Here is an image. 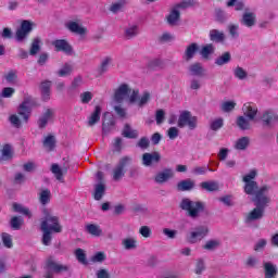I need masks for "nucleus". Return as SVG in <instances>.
Listing matches in <instances>:
<instances>
[{
    "label": "nucleus",
    "instance_id": "obj_64",
    "mask_svg": "<svg viewBox=\"0 0 278 278\" xmlns=\"http://www.w3.org/2000/svg\"><path fill=\"white\" fill-rule=\"evenodd\" d=\"M164 66V62L161 59H153L149 63L150 68H162Z\"/></svg>",
    "mask_w": 278,
    "mask_h": 278
},
{
    "label": "nucleus",
    "instance_id": "obj_10",
    "mask_svg": "<svg viewBox=\"0 0 278 278\" xmlns=\"http://www.w3.org/2000/svg\"><path fill=\"white\" fill-rule=\"evenodd\" d=\"M33 27L34 23L24 20L15 35L17 42H23L27 38V36H29V33L31 31Z\"/></svg>",
    "mask_w": 278,
    "mask_h": 278
},
{
    "label": "nucleus",
    "instance_id": "obj_17",
    "mask_svg": "<svg viewBox=\"0 0 278 278\" xmlns=\"http://www.w3.org/2000/svg\"><path fill=\"white\" fill-rule=\"evenodd\" d=\"M261 118L264 125L267 127H273V125H275V123L278 121V115L273 111H265Z\"/></svg>",
    "mask_w": 278,
    "mask_h": 278
},
{
    "label": "nucleus",
    "instance_id": "obj_13",
    "mask_svg": "<svg viewBox=\"0 0 278 278\" xmlns=\"http://www.w3.org/2000/svg\"><path fill=\"white\" fill-rule=\"evenodd\" d=\"M174 176H175V172H173L172 168H165L155 175L154 181L156 184H166V181H168L169 179H173Z\"/></svg>",
    "mask_w": 278,
    "mask_h": 278
},
{
    "label": "nucleus",
    "instance_id": "obj_8",
    "mask_svg": "<svg viewBox=\"0 0 278 278\" xmlns=\"http://www.w3.org/2000/svg\"><path fill=\"white\" fill-rule=\"evenodd\" d=\"M208 233L210 228L207 226H198L188 233L187 240L190 244H197V242H201Z\"/></svg>",
    "mask_w": 278,
    "mask_h": 278
},
{
    "label": "nucleus",
    "instance_id": "obj_5",
    "mask_svg": "<svg viewBox=\"0 0 278 278\" xmlns=\"http://www.w3.org/2000/svg\"><path fill=\"white\" fill-rule=\"evenodd\" d=\"M131 164V157L124 156L119 160L118 164H116L112 169V179L113 181H121L123 177H125V173H127V166Z\"/></svg>",
    "mask_w": 278,
    "mask_h": 278
},
{
    "label": "nucleus",
    "instance_id": "obj_57",
    "mask_svg": "<svg viewBox=\"0 0 278 278\" xmlns=\"http://www.w3.org/2000/svg\"><path fill=\"white\" fill-rule=\"evenodd\" d=\"M40 51V38H35L30 47V55H36Z\"/></svg>",
    "mask_w": 278,
    "mask_h": 278
},
{
    "label": "nucleus",
    "instance_id": "obj_12",
    "mask_svg": "<svg viewBox=\"0 0 278 278\" xmlns=\"http://www.w3.org/2000/svg\"><path fill=\"white\" fill-rule=\"evenodd\" d=\"M46 266L48 270H51L52 273H65L68 270V266L59 264L52 256L47 258Z\"/></svg>",
    "mask_w": 278,
    "mask_h": 278
},
{
    "label": "nucleus",
    "instance_id": "obj_55",
    "mask_svg": "<svg viewBox=\"0 0 278 278\" xmlns=\"http://www.w3.org/2000/svg\"><path fill=\"white\" fill-rule=\"evenodd\" d=\"M239 29H240V26L238 24L228 25V31L231 38H238V36H240Z\"/></svg>",
    "mask_w": 278,
    "mask_h": 278
},
{
    "label": "nucleus",
    "instance_id": "obj_16",
    "mask_svg": "<svg viewBox=\"0 0 278 278\" xmlns=\"http://www.w3.org/2000/svg\"><path fill=\"white\" fill-rule=\"evenodd\" d=\"M53 118H55V110L47 109L42 116L39 118V127H47V124L53 122Z\"/></svg>",
    "mask_w": 278,
    "mask_h": 278
},
{
    "label": "nucleus",
    "instance_id": "obj_53",
    "mask_svg": "<svg viewBox=\"0 0 278 278\" xmlns=\"http://www.w3.org/2000/svg\"><path fill=\"white\" fill-rule=\"evenodd\" d=\"M2 238V242L4 244V247H7V249H12L13 243H12V235L8 233V232H3L1 235Z\"/></svg>",
    "mask_w": 278,
    "mask_h": 278
},
{
    "label": "nucleus",
    "instance_id": "obj_32",
    "mask_svg": "<svg viewBox=\"0 0 278 278\" xmlns=\"http://www.w3.org/2000/svg\"><path fill=\"white\" fill-rule=\"evenodd\" d=\"M232 73L236 79H239L240 81H244V79L249 77V72H247V70L240 66L235 67Z\"/></svg>",
    "mask_w": 278,
    "mask_h": 278
},
{
    "label": "nucleus",
    "instance_id": "obj_23",
    "mask_svg": "<svg viewBox=\"0 0 278 278\" xmlns=\"http://www.w3.org/2000/svg\"><path fill=\"white\" fill-rule=\"evenodd\" d=\"M112 62H114V59H112V56L103 58L100 63V66L98 67L99 75L108 73L110 71V67L112 66Z\"/></svg>",
    "mask_w": 278,
    "mask_h": 278
},
{
    "label": "nucleus",
    "instance_id": "obj_56",
    "mask_svg": "<svg viewBox=\"0 0 278 278\" xmlns=\"http://www.w3.org/2000/svg\"><path fill=\"white\" fill-rule=\"evenodd\" d=\"M80 86H84V77L76 76L71 85V90H77V88H80Z\"/></svg>",
    "mask_w": 278,
    "mask_h": 278
},
{
    "label": "nucleus",
    "instance_id": "obj_28",
    "mask_svg": "<svg viewBox=\"0 0 278 278\" xmlns=\"http://www.w3.org/2000/svg\"><path fill=\"white\" fill-rule=\"evenodd\" d=\"M251 143V139L249 137H241L239 138L235 143V149L237 151H245V149L249 148V144Z\"/></svg>",
    "mask_w": 278,
    "mask_h": 278
},
{
    "label": "nucleus",
    "instance_id": "obj_7",
    "mask_svg": "<svg viewBox=\"0 0 278 278\" xmlns=\"http://www.w3.org/2000/svg\"><path fill=\"white\" fill-rule=\"evenodd\" d=\"M197 116H192V113L190 111H182L178 117V127L180 129H184V127H188V129L194 130L197 129L198 124Z\"/></svg>",
    "mask_w": 278,
    "mask_h": 278
},
{
    "label": "nucleus",
    "instance_id": "obj_25",
    "mask_svg": "<svg viewBox=\"0 0 278 278\" xmlns=\"http://www.w3.org/2000/svg\"><path fill=\"white\" fill-rule=\"evenodd\" d=\"M251 121L253 119H249L245 115L239 116L237 118V127L242 129V131H249L251 129Z\"/></svg>",
    "mask_w": 278,
    "mask_h": 278
},
{
    "label": "nucleus",
    "instance_id": "obj_41",
    "mask_svg": "<svg viewBox=\"0 0 278 278\" xmlns=\"http://www.w3.org/2000/svg\"><path fill=\"white\" fill-rule=\"evenodd\" d=\"M219 247H220V240L211 239V240L206 241L203 249H205L206 251H216V249H218Z\"/></svg>",
    "mask_w": 278,
    "mask_h": 278
},
{
    "label": "nucleus",
    "instance_id": "obj_21",
    "mask_svg": "<svg viewBox=\"0 0 278 278\" xmlns=\"http://www.w3.org/2000/svg\"><path fill=\"white\" fill-rule=\"evenodd\" d=\"M140 34V27L137 24H130L124 29V36L127 40L136 38Z\"/></svg>",
    "mask_w": 278,
    "mask_h": 278
},
{
    "label": "nucleus",
    "instance_id": "obj_50",
    "mask_svg": "<svg viewBox=\"0 0 278 278\" xmlns=\"http://www.w3.org/2000/svg\"><path fill=\"white\" fill-rule=\"evenodd\" d=\"M228 8L235 7L237 12L244 10V2L240 0H229L227 3Z\"/></svg>",
    "mask_w": 278,
    "mask_h": 278
},
{
    "label": "nucleus",
    "instance_id": "obj_33",
    "mask_svg": "<svg viewBox=\"0 0 278 278\" xmlns=\"http://www.w3.org/2000/svg\"><path fill=\"white\" fill-rule=\"evenodd\" d=\"M127 5V1L125 0H119L117 2H114L110 7V12L113 14H118V12H123V9Z\"/></svg>",
    "mask_w": 278,
    "mask_h": 278
},
{
    "label": "nucleus",
    "instance_id": "obj_30",
    "mask_svg": "<svg viewBox=\"0 0 278 278\" xmlns=\"http://www.w3.org/2000/svg\"><path fill=\"white\" fill-rule=\"evenodd\" d=\"M103 194H105V184L99 182L94 186L93 198L96 201H101V199H103Z\"/></svg>",
    "mask_w": 278,
    "mask_h": 278
},
{
    "label": "nucleus",
    "instance_id": "obj_52",
    "mask_svg": "<svg viewBox=\"0 0 278 278\" xmlns=\"http://www.w3.org/2000/svg\"><path fill=\"white\" fill-rule=\"evenodd\" d=\"M105 252H97L91 256V262H93L94 264H101L102 262H105Z\"/></svg>",
    "mask_w": 278,
    "mask_h": 278
},
{
    "label": "nucleus",
    "instance_id": "obj_47",
    "mask_svg": "<svg viewBox=\"0 0 278 278\" xmlns=\"http://www.w3.org/2000/svg\"><path fill=\"white\" fill-rule=\"evenodd\" d=\"M73 73V65L66 63L61 70H59V77H68Z\"/></svg>",
    "mask_w": 278,
    "mask_h": 278
},
{
    "label": "nucleus",
    "instance_id": "obj_34",
    "mask_svg": "<svg viewBox=\"0 0 278 278\" xmlns=\"http://www.w3.org/2000/svg\"><path fill=\"white\" fill-rule=\"evenodd\" d=\"M177 188L181 192H186V190H192V188H194V181L191 179L181 180L178 182Z\"/></svg>",
    "mask_w": 278,
    "mask_h": 278
},
{
    "label": "nucleus",
    "instance_id": "obj_19",
    "mask_svg": "<svg viewBox=\"0 0 278 278\" xmlns=\"http://www.w3.org/2000/svg\"><path fill=\"white\" fill-rule=\"evenodd\" d=\"M255 23H257V17L254 12H245L241 18V25L245 27H254Z\"/></svg>",
    "mask_w": 278,
    "mask_h": 278
},
{
    "label": "nucleus",
    "instance_id": "obj_35",
    "mask_svg": "<svg viewBox=\"0 0 278 278\" xmlns=\"http://www.w3.org/2000/svg\"><path fill=\"white\" fill-rule=\"evenodd\" d=\"M149 101H151V93H149V91H144L141 97L138 96L135 103H137L139 108H144Z\"/></svg>",
    "mask_w": 278,
    "mask_h": 278
},
{
    "label": "nucleus",
    "instance_id": "obj_36",
    "mask_svg": "<svg viewBox=\"0 0 278 278\" xmlns=\"http://www.w3.org/2000/svg\"><path fill=\"white\" fill-rule=\"evenodd\" d=\"M200 186L202 190H206L207 192H216L218 190V182L216 181H204Z\"/></svg>",
    "mask_w": 278,
    "mask_h": 278
},
{
    "label": "nucleus",
    "instance_id": "obj_18",
    "mask_svg": "<svg viewBox=\"0 0 278 278\" xmlns=\"http://www.w3.org/2000/svg\"><path fill=\"white\" fill-rule=\"evenodd\" d=\"M66 29L72 31L73 34H77L78 36H84L86 34V28L81 27L79 23L74 22V21H68L65 23Z\"/></svg>",
    "mask_w": 278,
    "mask_h": 278
},
{
    "label": "nucleus",
    "instance_id": "obj_58",
    "mask_svg": "<svg viewBox=\"0 0 278 278\" xmlns=\"http://www.w3.org/2000/svg\"><path fill=\"white\" fill-rule=\"evenodd\" d=\"M236 108L235 101H226L222 103V110L223 112H231Z\"/></svg>",
    "mask_w": 278,
    "mask_h": 278
},
{
    "label": "nucleus",
    "instance_id": "obj_59",
    "mask_svg": "<svg viewBox=\"0 0 278 278\" xmlns=\"http://www.w3.org/2000/svg\"><path fill=\"white\" fill-rule=\"evenodd\" d=\"M92 97H94L93 94H92V92H90V91H85V92H83V93H80V101H81V103H89V102H91L92 101Z\"/></svg>",
    "mask_w": 278,
    "mask_h": 278
},
{
    "label": "nucleus",
    "instance_id": "obj_6",
    "mask_svg": "<svg viewBox=\"0 0 278 278\" xmlns=\"http://www.w3.org/2000/svg\"><path fill=\"white\" fill-rule=\"evenodd\" d=\"M189 7H190L189 1H182L175 4L169 11V14L166 16L168 25H172V26L178 25L179 18L181 16V10H186V8H189Z\"/></svg>",
    "mask_w": 278,
    "mask_h": 278
},
{
    "label": "nucleus",
    "instance_id": "obj_62",
    "mask_svg": "<svg viewBox=\"0 0 278 278\" xmlns=\"http://www.w3.org/2000/svg\"><path fill=\"white\" fill-rule=\"evenodd\" d=\"M139 233L142 238H151V228L149 226H141L139 228Z\"/></svg>",
    "mask_w": 278,
    "mask_h": 278
},
{
    "label": "nucleus",
    "instance_id": "obj_60",
    "mask_svg": "<svg viewBox=\"0 0 278 278\" xmlns=\"http://www.w3.org/2000/svg\"><path fill=\"white\" fill-rule=\"evenodd\" d=\"M164 118H166V113L164 110H157L155 114L156 125H162V123H164Z\"/></svg>",
    "mask_w": 278,
    "mask_h": 278
},
{
    "label": "nucleus",
    "instance_id": "obj_54",
    "mask_svg": "<svg viewBox=\"0 0 278 278\" xmlns=\"http://www.w3.org/2000/svg\"><path fill=\"white\" fill-rule=\"evenodd\" d=\"M10 225L12 229H15L17 231L18 229H21V226L23 225V218L14 216L11 218Z\"/></svg>",
    "mask_w": 278,
    "mask_h": 278
},
{
    "label": "nucleus",
    "instance_id": "obj_15",
    "mask_svg": "<svg viewBox=\"0 0 278 278\" xmlns=\"http://www.w3.org/2000/svg\"><path fill=\"white\" fill-rule=\"evenodd\" d=\"M122 247L125 251H136L138 249V238L129 236L122 239Z\"/></svg>",
    "mask_w": 278,
    "mask_h": 278
},
{
    "label": "nucleus",
    "instance_id": "obj_45",
    "mask_svg": "<svg viewBox=\"0 0 278 278\" xmlns=\"http://www.w3.org/2000/svg\"><path fill=\"white\" fill-rule=\"evenodd\" d=\"M43 147L47 151H53V149H55V137H46V139L43 140Z\"/></svg>",
    "mask_w": 278,
    "mask_h": 278
},
{
    "label": "nucleus",
    "instance_id": "obj_44",
    "mask_svg": "<svg viewBox=\"0 0 278 278\" xmlns=\"http://www.w3.org/2000/svg\"><path fill=\"white\" fill-rule=\"evenodd\" d=\"M212 53H214V46L212 43L203 46L200 51V55H202V58H204L205 60H207L210 55H212Z\"/></svg>",
    "mask_w": 278,
    "mask_h": 278
},
{
    "label": "nucleus",
    "instance_id": "obj_49",
    "mask_svg": "<svg viewBox=\"0 0 278 278\" xmlns=\"http://www.w3.org/2000/svg\"><path fill=\"white\" fill-rule=\"evenodd\" d=\"M1 160H12V147L10 144H5L2 149Z\"/></svg>",
    "mask_w": 278,
    "mask_h": 278
},
{
    "label": "nucleus",
    "instance_id": "obj_61",
    "mask_svg": "<svg viewBox=\"0 0 278 278\" xmlns=\"http://www.w3.org/2000/svg\"><path fill=\"white\" fill-rule=\"evenodd\" d=\"M167 136H168L169 140H175V139L178 138V136H179V128H177V127H170V128L167 130Z\"/></svg>",
    "mask_w": 278,
    "mask_h": 278
},
{
    "label": "nucleus",
    "instance_id": "obj_37",
    "mask_svg": "<svg viewBox=\"0 0 278 278\" xmlns=\"http://www.w3.org/2000/svg\"><path fill=\"white\" fill-rule=\"evenodd\" d=\"M13 210L17 214H23L24 216H28V218H31V211H29L26 206H23V204L14 203Z\"/></svg>",
    "mask_w": 278,
    "mask_h": 278
},
{
    "label": "nucleus",
    "instance_id": "obj_4",
    "mask_svg": "<svg viewBox=\"0 0 278 278\" xmlns=\"http://www.w3.org/2000/svg\"><path fill=\"white\" fill-rule=\"evenodd\" d=\"M180 207L185 210V212H188L191 218H199L203 210H205V204H203V202L184 199L180 203Z\"/></svg>",
    "mask_w": 278,
    "mask_h": 278
},
{
    "label": "nucleus",
    "instance_id": "obj_27",
    "mask_svg": "<svg viewBox=\"0 0 278 278\" xmlns=\"http://www.w3.org/2000/svg\"><path fill=\"white\" fill-rule=\"evenodd\" d=\"M85 230L90 236H94V238H99V236H101V233H103V230H101V227L96 224H87L85 226Z\"/></svg>",
    "mask_w": 278,
    "mask_h": 278
},
{
    "label": "nucleus",
    "instance_id": "obj_11",
    "mask_svg": "<svg viewBox=\"0 0 278 278\" xmlns=\"http://www.w3.org/2000/svg\"><path fill=\"white\" fill-rule=\"evenodd\" d=\"M243 116L249 118V121H253L254 123L257 121V105L252 102H247L242 108Z\"/></svg>",
    "mask_w": 278,
    "mask_h": 278
},
{
    "label": "nucleus",
    "instance_id": "obj_31",
    "mask_svg": "<svg viewBox=\"0 0 278 278\" xmlns=\"http://www.w3.org/2000/svg\"><path fill=\"white\" fill-rule=\"evenodd\" d=\"M199 51V45L197 43H191L187 47L185 51V60L190 61L192 58H194V53Z\"/></svg>",
    "mask_w": 278,
    "mask_h": 278
},
{
    "label": "nucleus",
    "instance_id": "obj_24",
    "mask_svg": "<svg viewBox=\"0 0 278 278\" xmlns=\"http://www.w3.org/2000/svg\"><path fill=\"white\" fill-rule=\"evenodd\" d=\"M40 90L43 101H49V99H51V81H42L40 85Z\"/></svg>",
    "mask_w": 278,
    "mask_h": 278
},
{
    "label": "nucleus",
    "instance_id": "obj_14",
    "mask_svg": "<svg viewBox=\"0 0 278 278\" xmlns=\"http://www.w3.org/2000/svg\"><path fill=\"white\" fill-rule=\"evenodd\" d=\"M52 45L54 46L55 51H62L67 55H71V53H73V47H71V43H68V41H66L65 39H56L52 41Z\"/></svg>",
    "mask_w": 278,
    "mask_h": 278
},
{
    "label": "nucleus",
    "instance_id": "obj_9",
    "mask_svg": "<svg viewBox=\"0 0 278 278\" xmlns=\"http://www.w3.org/2000/svg\"><path fill=\"white\" fill-rule=\"evenodd\" d=\"M34 108V99L30 97H27L24 99L22 104L18 108V114L20 116H23V119L25 123L29 121V115L31 114V109Z\"/></svg>",
    "mask_w": 278,
    "mask_h": 278
},
{
    "label": "nucleus",
    "instance_id": "obj_63",
    "mask_svg": "<svg viewBox=\"0 0 278 278\" xmlns=\"http://www.w3.org/2000/svg\"><path fill=\"white\" fill-rule=\"evenodd\" d=\"M15 90L11 87H5L2 89V92L0 93L3 99H10L12 94H14Z\"/></svg>",
    "mask_w": 278,
    "mask_h": 278
},
{
    "label": "nucleus",
    "instance_id": "obj_39",
    "mask_svg": "<svg viewBox=\"0 0 278 278\" xmlns=\"http://www.w3.org/2000/svg\"><path fill=\"white\" fill-rule=\"evenodd\" d=\"M51 170H52L53 175L56 177L58 181L64 182V178L62 177V175H64V173H66V169L63 170L60 167V165L53 164L51 166Z\"/></svg>",
    "mask_w": 278,
    "mask_h": 278
},
{
    "label": "nucleus",
    "instance_id": "obj_43",
    "mask_svg": "<svg viewBox=\"0 0 278 278\" xmlns=\"http://www.w3.org/2000/svg\"><path fill=\"white\" fill-rule=\"evenodd\" d=\"M39 201L41 205H47L49 201H51V191L49 189H45L39 193Z\"/></svg>",
    "mask_w": 278,
    "mask_h": 278
},
{
    "label": "nucleus",
    "instance_id": "obj_38",
    "mask_svg": "<svg viewBox=\"0 0 278 278\" xmlns=\"http://www.w3.org/2000/svg\"><path fill=\"white\" fill-rule=\"evenodd\" d=\"M210 38L213 42H223V40H225V34L223 31L213 29L210 31Z\"/></svg>",
    "mask_w": 278,
    "mask_h": 278
},
{
    "label": "nucleus",
    "instance_id": "obj_1",
    "mask_svg": "<svg viewBox=\"0 0 278 278\" xmlns=\"http://www.w3.org/2000/svg\"><path fill=\"white\" fill-rule=\"evenodd\" d=\"M255 177H257V169H251L242 177V181L244 184L243 190L245 194L253 197L252 201L255 205V208L245 214L244 222L247 225L262 220L264 218L266 207H268V204L270 203V197L268 195V192H270V186L264 185L258 187L257 181H255Z\"/></svg>",
    "mask_w": 278,
    "mask_h": 278
},
{
    "label": "nucleus",
    "instance_id": "obj_20",
    "mask_svg": "<svg viewBox=\"0 0 278 278\" xmlns=\"http://www.w3.org/2000/svg\"><path fill=\"white\" fill-rule=\"evenodd\" d=\"M161 155L157 152L144 153L142 156L143 166H151V164L160 162Z\"/></svg>",
    "mask_w": 278,
    "mask_h": 278
},
{
    "label": "nucleus",
    "instance_id": "obj_51",
    "mask_svg": "<svg viewBox=\"0 0 278 278\" xmlns=\"http://www.w3.org/2000/svg\"><path fill=\"white\" fill-rule=\"evenodd\" d=\"M207 170H211V173H214V169H211L210 166H207V165L194 167L191 170V173L193 175H205V173H207Z\"/></svg>",
    "mask_w": 278,
    "mask_h": 278
},
{
    "label": "nucleus",
    "instance_id": "obj_46",
    "mask_svg": "<svg viewBox=\"0 0 278 278\" xmlns=\"http://www.w3.org/2000/svg\"><path fill=\"white\" fill-rule=\"evenodd\" d=\"M225 125V119L223 117L215 118L211 122L210 127L212 131H218Z\"/></svg>",
    "mask_w": 278,
    "mask_h": 278
},
{
    "label": "nucleus",
    "instance_id": "obj_26",
    "mask_svg": "<svg viewBox=\"0 0 278 278\" xmlns=\"http://www.w3.org/2000/svg\"><path fill=\"white\" fill-rule=\"evenodd\" d=\"M101 121V106L97 105L92 114L89 116L88 126L93 127Z\"/></svg>",
    "mask_w": 278,
    "mask_h": 278
},
{
    "label": "nucleus",
    "instance_id": "obj_29",
    "mask_svg": "<svg viewBox=\"0 0 278 278\" xmlns=\"http://www.w3.org/2000/svg\"><path fill=\"white\" fill-rule=\"evenodd\" d=\"M189 72L191 75H193V77H203V73H205L201 63L191 64L189 66Z\"/></svg>",
    "mask_w": 278,
    "mask_h": 278
},
{
    "label": "nucleus",
    "instance_id": "obj_48",
    "mask_svg": "<svg viewBox=\"0 0 278 278\" xmlns=\"http://www.w3.org/2000/svg\"><path fill=\"white\" fill-rule=\"evenodd\" d=\"M137 136H138V130H134L129 125H125L123 130L124 138H136Z\"/></svg>",
    "mask_w": 278,
    "mask_h": 278
},
{
    "label": "nucleus",
    "instance_id": "obj_2",
    "mask_svg": "<svg viewBox=\"0 0 278 278\" xmlns=\"http://www.w3.org/2000/svg\"><path fill=\"white\" fill-rule=\"evenodd\" d=\"M40 229L42 231V244L49 247L51 244V233H62V225L60 217L53 214L52 210L45 208L40 219Z\"/></svg>",
    "mask_w": 278,
    "mask_h": 278
},
{
    "label": "nucleus",
    "instance_id": "obj_3",
    "mask_svg": "<svg viewBox=\"0 0 278 278\" xmlns=\"http://www.w3.org/2000/svg\"><path fill=\"white\" fill-rule=\"evenodd\" d=\"M140 91L138 89H131L129 85L122 84L115 91L114 99L116 103H123L125 99H128L129 103H136L138 101V97Z\"/></svg>",
    "mask_w": 278,
    "mask_h": 278
},
{
    "label": "nucleus",
    "instance_id": "obj_22",
    "mask_svg": "<svg viewBox=\"0 0 278 278\" xmlns=\"http://www.w3.org/2000/svg\"><path fill=\"white\" fill-rule=\"evenodd\" d=\"M263 268L265 273V278H275L277 277V265L271 262H264Z\"/></svg>",
    "mask_w": 278,
    "mask_h": 278
},
{
    "label": "nucleus",
    "instance_id": "obj_40",
    "mask_svg": "<svg viewBox=\"0 0 278 278\" xmlns=\"http://www.w3.org/2000/svg\"><path fill=\"white\" fill-rule=\"evenodd\" d=\"M229 62H231V54L229 52H225L215 60L217 66H225V64H229Z\"/></svg>",
    "mask_w": 278,
    "mask_h": 278
},
{
    "label": "nucleus",
    "instance_id": "obj_42",
    "mask_svg": "<svg viewBox=\"0 0 278 278\" xmlns=\"http://www.w3.org/2000/svg\"><path fill=\"white\" fill-rule=\"evenodd\" d=\"M76 260H78L79 264L84 266H88V260H86V251L83 249H76L74 252Z\"/></svg>",
    "mask_w": 278,
    "mask_h": 278
}]
</instances>
